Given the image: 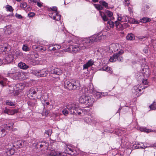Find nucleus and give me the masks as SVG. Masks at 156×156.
Instances as JSON below:
<instances>
[{
	"mask_svg": "<svg viewBox=\"0 0 156 156\" xmlns=\"http://www.w3.org/2000/svg\"><path fill=\"white\" fill-rule=\"evenodd\" d=\"M5 8L7 11H9L10 12H12L14 10L12 6L9 5H7L5 6Z\"/></svg>",
	"mask_w": 156,
	"mask_h": 156,
	"instance_id": "nucleus-33",
	"label": "nucleus"
},
{
	"mask_svg": "<svg viewBox=\"0 0 156 156\" xmlns=\"http://www.w3.org/2000/svg\"><path fill=\"white\" fill-rule=\"evenodd\" d=\"M67 150L68 151H72V152L73 151H72V150L71 148H68L67 149Z\"/></svg>",
	"mask_w": 156,
	"mask_h": 156,
	"instance_id": "nucleus-61",
	"label": "nucleus"
},
{
	"mask_svg": "<svg viewBox=\"0 0 156 156\" xmlns=\"http://www.w3.org/2000/svg\"><path fill=\"white\" fill-rule=\"evenodd\" d=\"M64 87L69 90H78L80 87V82L78 80H72L71 81L66 80L64 83Z\"/></svg>",
	"mask_w": 156,
	"mask_h": 156,
	"instance_id": "nucleus-2",
	"label": "nucleus"
},
{
	"mask_svg": "<svg viewBox=\"0 0 156 156\" xmlns=\"http://www.w3.org/2000/svg\"><path fill=\"white\" fill-rule=\"evenodd\" d=\"M14 57L12 54L8 55L5 58V62L8 64L11 63L13 61Z\"/></svg>",
	"mask_w": 156,
	"mask_h": 156,
	"instance_id": "nucleus-13",
	"label": "nucleus"
},
{
	"mask_svg": "<svg viewBox=\"0 0 156 156\" xmlns=\"http://www.w3.org/2000/svg\"><path fill=\"white\" fill-rule=\"evenodd\" d=\"M101 70L106 71L111 73L112 72V69L108 66H105L101 68Z\"/></svg>",
	"mask_w": 156,
	"mask_h": 156,
	"instance_id": "nucleus-26",
	"label": "nucleus"
},
{
	"mask_svg": "<svg viewBox=\"0 0 156 156\" xmlns=\"http://www.w3.org/2000/svg\"><path fill=\"white\" fill-rule=\"evenodd\" d=\"M48 71L42 69L36 71L35 72L37 76H39L41 77H44L46 76L48 74Z\"/></svg>",
	"mask_w": 156,
	"mask_h": 156,
	"instance_id": "nucleus-9",
	"label": "nucleus"
},
{
	"mask_svg": "<svg viewBox=\"0 0 156 156\" xmlns=\"http://www.w3.org/2000/svg\"><path fill=\"white\" fill-rule=\"evenodd\" d=\"M35 48L38 51H45L46 50L45 48H44L42 46H41L36 47Z\"/></svg>",
	"mask_w": 156,
	"mask_h": 156,
	"instance_id": "nucleus-34",
	"label": "nucleus"
},
{
	"mask_svg": "<svg viewBox=\"0 0 156 156\" xmlns=\"http://www.w3.org/2000/svg\"><path fill=\"white\" fill-rule=\"evenodd\" d=\"M16 72V70L14 69H12L11 70L9 71L8 72V73L9 74H13V76L14 74Z\"/></svg>",
	"mask_w": 156,
	"mask_h": 156,
	"instance_id": "nucleus-45",
	"label": "nucleus"
},
{
	"mask_svg": "<svg viewBox=\"0 0 156 156\" xmlns=\"http://www.w3.org/2000/svg\"><path fill=\"white\" fill-rule=\"evenodd\" d=\"M23 75V73H20L19 72H16L14 74L13 77L16 80H21L22 79V76Z\"/></svg>",
	"mask_w": 156,
	"mask_h": 156,
	"instance_id": "nucleus-15",
	"label": "nucleus"
},
{
	"mask_svg": "<svg viewBox=\"0 0 156 156\" xmlns=\"http://www.w3.org/2000/svg\"><path fill=\"white\" fill-rule=\"evenodd\" d=\"M6 104L7 105L11 106H14L15 104L10 101H7L6 102Z\"/></svg>",
	"mask_w": 156,
	"mask_h": 156,
	"instance_id": "nucleus-42",
	"label": "nucleus"
},
{
	"mask_svg": "<svg viewBox=\"0 0 156 156\" xmlns=\"http://www.w3.org/2000/svg\"><path fill=\"white\" fill-rule=\"evenodd\" d=\"M141 87L139 85H137L133 87L132 90L133 97L136 98L140 96L138 92H140L141 91Z\"/></svg>",
	"mask_w": 156,
	"mask_h": 156,
	"instance_id": "nucleus-7",
	"label": "nucleus"
},
{
	"mask_svg": "<svg viewBox=\"0 0 156 156\" xmlns=\"http://www.w3.org/2000/svg\"><path fill=\"white\" fill-rule=\"evenodd\" d=\"M100 15L103 20L105 21H106L108 20V19L107 16L104 14V13L101 11H100Z\"/></svg>",
	"mask_w": 156,
	"mask_h": 156,
	"instance_id": "nucleus-27",
	"label": "nucleus"
},
{
	"mask_svg": "<svg viewBox=\"0 0 156 156\" xmlns=\"http://www.w3.org/2000/svg\"><path fill=\"white\" fill-rule=\"evenodd\" d=\"M11 25L6 26L4 28L5 33L8 34L11 33Z\"/></svg>",
	"mask_w": 156,
	"mask_h": 156,
	"instance_id": "nucleus-25",
	"label": "nucleus"
},
{
	"mask_svg": "<svg viewBox=\"0 0 156 156\" xmlns=\"http://www.w3.org/2000/svg\"><path fill=\"white\" fill-rule=\"evenodd\" d=\"M11 49L10 45L7 43L4 44L0 46V50L2 52H5V53H8Z\"/></svg>",
	"mask_w": 156,
	"mask_h": 156,
	"instance_id": "nucleus-8",
	"label": "nucleus"
},
{
	"mask_svg": "<svg viewBox=\"0 0 156 156\" xmlns=\"http://www.w3.org/2000/svg\"><path fill=\"white\" fill-rule=\"evenodd\" d=\"M51 74H55L57 75H60L62 73L61 70L58 68H52L50 71Z\"/></svg>",
	"mask_w": 156,
	"mask_h": 156,
	"instance_id": "nucleus-11",
	"label": "nucleus"
},
{
	"mask_svg": "<svg viewBox=\"0 0 156 156\" xmlns=\"http://www.w3.org/2000/svg\"><path fill=\"white\" fill-rule=\"evenodd\" d=\"M108 24H109L110 26V27L113 28L114 27V26L115 23L113 22L111 20L108 21Z\"/></svg>",
	"mask_w": 156,
	"mask_h": 156,
	"instance_id": "nucleus-44",
	"label": "nucleus"
},
{
	"mask_svg": "<svg viewBox=\"0 0 156 156\" xmlns=\"http://www.w3.org/2000/svg\"><path fill=\"white\" fill-rule=\"evenodd\" d=\"M40 147H43L44 148H46L48 146V144L45 141L42 142L40 145Z\"/></svg>",
	"mask_w": 156,
	"mask_h": 156,
	"instance_id": "nucleus-31",
	"label": "nucleus"
},
{
	"mask_svg": "<svg viewBox=\"0 0 156 156\" xmlns=\"http://www.w3.org/2000/svg\"><path fill=\"white\" fill-rule=\"evenodd\" d=\"M51 9L52 10L51 11L57 12V8L56 7H52Z\"/></svg>",
	"mask_w": 156,
	"mask_h": 156,
	"instance_id": "nucleus-53",
	"label": "nucleus"
},
{
	"mask_svg": "<svg viewBox=\"0 0 156 156\" xmlns=\"http://www.w3.org/2000/svg\"><path fill=\"white\" fill-rule=\"evenodd\" d=\"M53 13V14H52V15L53 16H55L57 15V12H53V11H50V12L49 13V15L51 13Z\"/></svg>",
	"mask_w": 156,
	"mask_h": 156,
	"instance_id": "nucleus-50",
	"label": "nucleus"
},
{
	"mask_svg": "<svg viewBox=\"0 0 156 156\" xmlns=\"http://www.w3.org/2000/svg\"><path fill=\"white\" fill-rule=\"evenodd\" d=\"M142 83L145 85H147L149 83L147 80L146 79H143L142 81Z\"/></svg>",
	"mask_w": 156,
	"mask_h": 156,
	"instance_id": "nucleus-49",
	"label": "nucleus"
},
{
	"mask_svg": "<svg viewBox=\"0 0 156 156\" xmlns=\"http://www.w3.org/2000/svg\"><path fill=\"white\" fill-rule=\"evenodd\" d=\"M51 46H50L49 47H48L49 48V50H50V51H55V50H56V48H55V47H54L53 48H52L51 49Z\"/></svg>",
	"mask_w": 156,
	"mask_h": 156,
	"instance_id": "nucleus-52",
	"label": "nucleus"
},
{
	"mask_svg": "<svg viewBox=\"0 0 156 156\" xmlns=\"http://www.w3.org/2000/svg\"><path fill=\"white\" fill-rule=\"evenodd\" d=\"M9 110V109L6 108L4 111V113L8 114Z\"/></svg>",
	"mask_w": 156,
	"mask_h": 156,
	"instance_id": "nucleus-59",
	"label": "nucleus"
},
{
	"mask_svg": "<svg viewBox=\"0 0 156 156\" xmlns=\"http://www.w3.org/2000/svg\"><path fill=\"white\" fill-rule=\"evenodd\" d=\"M76 113H78V115H80L81 113V112H78V111L76 109Z\"/></svg>",
	"mask_w": 156,
	"mask_h": 156,
	"instance_id": "nucleus-62",
	"label": "nucleus"
},
{
	"mask_svg": "<svg viewBox=\"0 0 156 156\" xmlns=\"http://www.w3.org/2000/svg\"><path fill=\"white\" fill-rule=\"evenodd\" d=\"M22 49L23 51H27L29 50L27 46L25 45H23L22 48Z\"/></svg>",
	"mask_w": 156,
	"mask_h": 156,
	"instance_id": "nucleus-46",
	"label": "nucleus"
},
{
	"mask_svg": "<svg viewBox=\"0 0 156 156\" xmlns=\"http://www.w3.org/2000/svg\"><path fill=\"white\" fill-rule=\"evenodd\" d=\"M124 51L122 50H120L117 53L114 54L113 56L111 57L109 61L111 62H114L118 60L119 62H122L123 60V58L122 56V55Z\"/></svg>",
	"mask_w": 156,
	"mask_h": 156,
	"instance_id": "nucleus-5",
	"label": "nucleus"
},
{
	"mask_svg": "<svg viewBox=\"0 0 156 156\" xmlns=\"http://www.w3.org/2000/svg\"><path fill=\"white\" fill-rule=\"evenodd\" d=\"M94 5L95 7L99 10H101L103 9V7L100 5L96 4H94Z\"/></svg>",
	"mask_w": 156,
	"mask_h": 156,
	"instance_id": "nucleus-41",
	"label": "nucleus"
},
{
	"mask_svg": "<svg viewBox=\"0 0 156 156\" xmlns=\"http://www.w3.org/2000/svg\"><path fill=\"white\" fill-rule=\"evenodd\" d=\"M115 24L116 27V28L117 30H122L124 28L123 26L119 22H118L117 21H115Z\"/></svg>",
	"mask_w": 156,
	"mask_h": 156,
	"instance_id": "nucleus-17",
	"label": "nucleus"
},
{
	"mask_svg": "<svg viewBox=\"0 0 156 156\" xmlns=\"http://www.w3.org/2000/svg\"><path fill=\"white\" fill-rule=\"evenodd\" d=\"M99 3L105 8L107 9H111V7L108 6V3L104 1H99Z\"/></svg>",
	"mask_w": 156,
	"mask_h": 156,
	"instance_id": "nucleus-24",
	"label": "nucleus"
},
{
	"mask_svg": "<svg viewBox=\"0 0 156 156\" xmlns=\"http://www.w3.org/2000/svg\"><path fill=\"white\" fill-rule=\"evenodd\" d=\"M127 21V19L126 18V17L124 16L122 17V22H126Z\"/></svg>",
	"mask_w": 156,
	"mask_h": 156,
	"instance_id": "nucleus-54",
	"label": "nucleus"
},
{
	"mask_svg": "<svg viewBox=\"0 0 156 156\" xmlns=\"http://www.w3.org/2000/svg\"><path fill=\"white\" fill-rule=\"evenodd\" d=\"M151 21V19L148 18H143L141 20V21L143 23H145Z\"/></svg>",
	"mask_w": 156,
	"mask_h": 156,
	"instance_id": "nucleus-40",
	"label": "nucleus"
},
{
	"mask_svg": "<svg viewBox=\"0 0 156 156\" xmlns=\"http://www.w3.org/2000/svg\"><path fill=\"white\" fill-rule=\"evenodd\" d=\"M18 66L20 69H25L29 68V66L25 63L20 62L18 64Z\"/></svg>",
	"mask_w": 156,
	"mask_h": 156,
	"instance_id": "nucleus-19",
	"label": "nucleus"
},
{
	"mask_svg": "<svg viewBox=\"0 0 156 156\" xmlns=\"http://www.w3.org/2000/svg\"><path fill=\"white\" fill-rule=\"evenodd\" d=\"M13 123H11L10 124H8V126L9 128L11 127V126L13 125Z\"/></svg>",
	"mask_w": 156,
	"mask_h": 156,
	"instance_id": "nucleus-60",
	"label": "nucleus"
},
{
	"mask_svg": "<svg viewBox=\"0 0 156 156\" xmlns=\"http://www.w3.org/2000/svg\"><path fill=\"white\" fill-rule=\"evenodd\" d=\"M77 105L75 103H70L66 106V108L69 110L71 114H76L75 111H76Z\"/></svg>",
	"mask_w": 156,
	"mask_h": 156,
	"instance_id": "nucleus-6",
	"label": "nucleus"
},
{
	"mask_svg": "<svg viewBox=\"0 0 156 156\" xmlns=\"http://www.w3.org/2000/svg\"><path fill=\"white\" fill-rule=\"evenodd\" d=\"M140 130L142 132H144L146 133H149L151 132L150 130L147 129L146 127H140L139 128Z\"/></svg>",
	"mask_w": 156,
	"mask_h": 156,
	"instance_id": "nucleus-32",
	"label": "nucleus"
},
{
	"mask_svg": "<svg viewBox=\"0 0 156 156\" xmlns=\"http://www.w3.org/2000/svg\"><path fill=\"white\" fill-rule=\"evenodd\" d=\"M142 70L144 76H146L147 77L149 76L150 74V71L148 66H146L145 68L142 69Z\"/></svg>",
	"mask_w": 156,
	"mask_h": 156,
	"instance_id": "nucleus-16",
	"label": "nucleus"
},
{
	"mask_svg": "<svg viewBox=\"0 0 156 156\" xmlns=\"http://www.w3.org/2000/svg\"><path fill=\"white\" fill-rule=\"evenodd\" d=\"M6 134L5 129H0V137L4 136Z\"/></svg>",
	"mask_w": 156,
	"mask_h": 156,
	"instance_id": "nucleus-35",
	"label": "nucleus"
},
{
	"mask_svg": "<svg viewBox=\"0 0 156 156\" xmlns=\"http://www.w3.org/2000/svg\"><path fill=\"white\" fill-rule=\"evenodd\" d=\"M62 113L65 115H67L69 114L68 110L66 108L63 109L62 111Z\"/></svg>",
	"mask_w": 156,
	"mask_h": 156,
	"instance_id": "nucleus-43",
	"label": "nucleus"
},
{
	"mask_svg": "<svg viewBox=\"0 0 156 156\" xmlns=\"http://www.w3.org/2000/svg\"><path fill=\"white\" fill-rule=\"evenodd\" d=\"M118 44H112L110 45L109 49L111 50L113 52L114 51H116L118 50V47L117 46H118Z\"/></svg>",
	"mask_w": 156,
	"mask_h": 156,
	"instance_id": "nucleus-18",
	"label": "nucleus"
},
{
	"mask_svg": "<svg viewBox=\"0 0 156 156\" xmlns=\"http://www.w3.org/2000/svg\"><path fill=\"white\" fill-rule=\"evenodd\" d=\"M55 47L56 50L59 49L61 48V46H60L57 45H55Z\"/></svg>",
	"mask_w": 156,
	"mask_h": 156,
	"instance_id": "nucleus-57",
	"label": "nucleus"
},
{
	"mask_svg": "<svg viewBox=\"0 0 156 156\" xmlns=\"http://www.w3.org/2000/svg\"><path fill=\"white\" fill-rule=\"evenodd\" d=\"M36 92L34 91L33 89H31L29 91V94L28 95L29 96H31V97H33V98H35V96H36Z\"/></svg>",
	"mask_w": 156,
	"mask_h": 156,
	"instance_id": "nucleus-20",
	"label": "nucleus"
},
{
	"mask_svg": "<svg viewBox=\"0 0 156 156\" xmlns=\"http://www.w3.org/2000/svg\"><path fill=\"white\" fill-rule=\"evenodd\" d=\"M25 141L22 140H19L14 142L13 146L16 148H21L24 145Z\"/></svg>",
	"mask_w": 156,
	"mask_h": 156,
	"instance_id": "nucleus-10",
	"label": "nucleus"
},
{
	"mask_svg": "<svg viewBox=\"0 0 156 156\" xmlns=\"http://www.w3.org/2000/svg\"><path fill=\"white\" fill-rule=\"evenodd\" d=\"M105 12L106 14L109 17H111L113 15V13L112 12L110 11L106 10L105 11Z\"/></svg>",
	"mask_w": 156,
	"mask_h": 156,
	"instance_id": "nucleus-37",
	"label": "nucleus"
},
{
	"mask_svg": "<svg viewBox=\"0 0 156 156\" xmlns=\"http://www.w3.org/2000/svg\"><path fill=\"white\" fill-rule=\"evenodd\" d=\"M3 63V62L1 59H0V66L2 65Z\"/></svg>",
	"mask_w": 156,
	"mask_h": 156,
	"instance_id": "nucleus-64",
	"label": "nucleus"
},
{
	"mask_svg": "<svg viewBox=\"0 0 156 156\" xmlns=\"http://www.w3.org/2000/svg\"><path fill=\"white\" fill-rule=\"evenodd\" d=\"M98 0H92V1L94 2H98Z\"/></svg>",
	"mask_w": 156,
	"mask_h": 156,
	"instance_id": "nucleus-63",
	"label": "nucleus"
},
{
	"mask_svg": "<svg viewBox=\"0 0 156 156\" xmlns=\"http://www.w3.org/2000/svg\"><path fill=\"white\" fill-rule=\"evenodd\" d=\"M149 107L151 110H155L156 109V102L154 101L152 104L149 106Z\"/></svg>",
	"mask_w": 156,
	"mask_h": 156,
	"instance_id": "nucleus-29",
	"label": "nucleus"
},
{
	"mask_svg": "<svg viewBox=\"0 0 156 156\" xmlns=\"http://www.w3.org/2000/svg\"><path fill=\"white\" fill-rule=\"evenodd\" d=\"M129 4V0H125V4L126 5H128Z\"/></svg>",
	"mask_w": 156,
	"mask_h": 156,
	"instance_id": "nucleus-56",
	"label": "nucleus"
},
{
	"mask_svg": "<svg viewBox=\"0 0 156 156\" xmlns=\"http://www.w3.org/2000/svg\"><path fill=\"white\" fill-rule=\"evenodd\" d=\"M88 45L84 42V40L82 44L74 45H71L66 49V51L76 53L81 50L88 48Z\"/></svg>",
	"mask_w": 156,
	"mask_h": 156,
	"instance_id": "nucleus-1",
	"label": "nucleus"
},
{
	"mask_svg": "<svg viewBox=\"0 0 156 156\" xmlns=\"http://www.w3.org/2000/svg\"><path fill=\"white\" fill-rule=\"evenodd\" d=\"M135 38L134 35L132 33L129 34L126 36V39L129 40H132Z\"/></svg>",
	"mask_w": 156,
	"mask_h": 156,
	"instance_id": "nucleus-28",
	"label": "nucleus"
},
{
	"mask_svg": "<svg viewBox=\"0 0 156 156\" xmlns=\"http://www.w3.org/2000/svg\"><path fill=\"white\" fill-rule=\"evenodd\" d=\"M52 133V131L51 129H49L48 130H46L44 133V135H47V136H49L51 135Z\"/></svg>",
	"mask_w": 156,
	"mask_h": 156,
	"instance_id": "nucleus-39",
	"label": "nucleus"
},
{
	"mask_svg": "<svg viewBox=\"0 0 156 156\" xmlns=\"http://www.w3.org/2000/svg\"><path fill=\"white\" fill-rule=\"evenodd\" d=\"M12 54L13 56H16V58L21 57L23 55V53L19 51H13Z\"/></svg>",
	"mask_w": 156,
	"mask_h": 156,
	"instance_id": "nucleus-14",
	"label": "nucleus"
},
{
	"mask_svg": "<svg viewBox=\"0 0 156 156\" xmlns=\"http://www.w3.org/2000/svg\"><path fill=\"white\" fill-rule=\"evenodd\" d=\"M80 103L87 105V106H91L93 104L94 99L88 94L83 95L79 99Z\"/></svg>",
	"mask_w": 156,
	"mask_h": 156,
	"instance_id": "nucleus-3",
	"label": "nucleus"
},
{
	"mask_svg": "<svg viewBox=\"0 0 156 156\" xmlns=\"http://www.w3.org/2000/svg\"><path fill=\"white\" fill-rule=\"evenodd\" d=\"M32 2L37 3V5L39 7L43 6V3L41 2L40 1H37V0H34V1H32Z\"/></svg>",
	"mask_w": 156,
	"mask_h": 156,
	"instance_id": "nucleus-36",
	"label": "nucleus"
},
{
	"mask_svg": "<svg viewBox=\"0 0 156 156\" xmlns=\"http://www.w3.org/2000/svg\"><path fill=\"white\" fill-rule=\"evenodd\" d=\"M94 61L92 59H90L88 61L86 64L83 65V69H87L88 67L92 66L94 64Z\"/></svg>",
	"mask_w": 156,
	"mask_h": 156,
	"instance_id": "nucleus-12",
	"label": "nucleus"
},
{
	"mask_svg": "<svg viewBox=\"0 0 156 156\" xmlns=\"http://www.w3.org/2000/svg\"><path fill=\"white\" fill-rule=\"evenodd\" d=\"M103 36L101 34L94 35L89 38L85 39L84 41L85 44L88 45V47L90 45L94 42H98L101 40Z\"/></svg>",
	"mask_w": 156,
	"mask_h": 156,
	"instance_id": "nucleus-4",
	"label": "nucleus"
},
{
	"mask_svg": "<svg viewBox=\"0 0 156 156\" xmlns=\"http://www.w3.org/2000/svg\"><path fill=\"white\" fill-rule=\"evenodd\" d=\"M15 16L16 17L19 19H21L22 18V16L21 15L17 13L15 14Z\"/></svg>",
	"mask_w": 156,
	"mask_h": 156,
	"instance_id": "nucleus-51",
	"label": "nucleus"
},
{
	"mask_svg": "<svg viewBox=\"0 0 156 156\" xmlns=\"http://www.w3.org/2000/svg\"><path fill=\"white\" fill-rule=\"evenodd\" d=\"M52 14H53V13H51L49 15V16L51 18H53V20L57 21H59L60 20L61 15H60L58 13L55 16H53Z\"/></svg>",
	"mask_w": 156,
	"mask_h": 156,
	"instance_id": "nucleus-21",
	"label": "nucleus"
},
{
	"mask_svg": "<svg viewBox=\"0 0 156 156\" xmlns=\"http://www.w3.org/2000/svg\"><path fill=\"white\" fill-rule=\"evenodd\" d=\"M101 94L99 92H97L96 94V96L97 98H99L101 97Z\"/></svg>",
	"mask_w": 156,
	"mask_h": 156,
	"instance_id": "nucleus-58",
	"label": "nucleus"
},
{
	"mask_svg": "<svg viewBox=\"0 0 156 156\" xmlns=\"http://www.w3.org/2000/svg\"><path fill=\"white\" fill-rule=\"evenodd\" d=\"M50 155L54 156H62V153L55 151H51L49 153Z\"/></svg>",
	"mask_w": 156,
	"mask_h": 156,
	"instance_id": "nucleus-23",
	"label": "nucleus"
},
{
	"mask_svg": "<svg viewBox=\"0 0 156 156\" xmlns=\"http://www.w3.org/2000/svg\"><path fill=\"white\" fill-rule=\"evenodd\" d=\"M27 4L25 2H23L20 3V7L23 9L27 7Z\"/></svg>",
	"mask_w": 156,
	"mask_h": 156,
	"instance_id": "nucleus-38",
	"label": "nucleus"
},
{
	"mask_svg": "<svg viewBox=\"0 0 156 156\" xmlns=\"http://www.w3.org/2000/svg\"><path fill=\"white\" fill-rule=\"evenodd\" d=\"M122 17L121 15H118L117 20L119 21H121L122 22Z\"/></svg>",
	"mask_w": 156,
	"mask_h": 156,
	"instance_id": "nucleus-48",
	"label": "nucleus"
},
{
	"mask_svg": "<svg viewBox=\"0 0 156 156\" xmlns=\"http://www.w3.org/2000/svg\"><path fill=\"white\" fill-rule=\"evenodd\" d=\"M6 83V79L0 75V85L3 87Z\"/></svg>",
	"mask_w": 156,
	"mask_h": 156,
	"instance_id": "nucleus-22",
	"label": "nucleus"
},
{
	"mask_svg": "<svg viewBox=\"0 0 156 156\" xmlns=\"http://www.w3.org/2000/svg\"><path fill=\"white\" fill-rule=\"evenodd\" d=\"M35 13L33 12H30L28 14V16L29 17H33L35 15Z\"/></svg>",
	"mask_w": 156,
	"mask_h": 156,
	"instance_id": "nucleus-47",
	"label": "nucleus"
},
{
	"mask_svg": "<svg viewBox=\"0 0 156 156\" xmlns=\"http://www.w3.org/2000/svg\"><path fill=\"white\" fill-rule=\"evenodd\" d=\"M139 39L140 40H144V39H146L147 38L146 37H143V36H141L139 38Z\"/></svg>",
	"mask_w": 156,
	"mask_h": 156,
	"instance_id": "nucleus-55",
	"label": "nucleus"
},
{
	"mask_svg": "<svg viewBox=\"0 0 156 156\" xmlns=\"http://www.w3.org/2000/svg\"><path fill=\"white\" fill-rule=\"evenodd\" d=\"M18 112V110L17 109H13L12 110L9 109L8 115H13L17 113Z\"/></svg>",
	"mask_w": 156,
	"mask_h": 156,
	"instance_id": "nucleus-30",
	"label": "nucleus"
}]
</instances>
